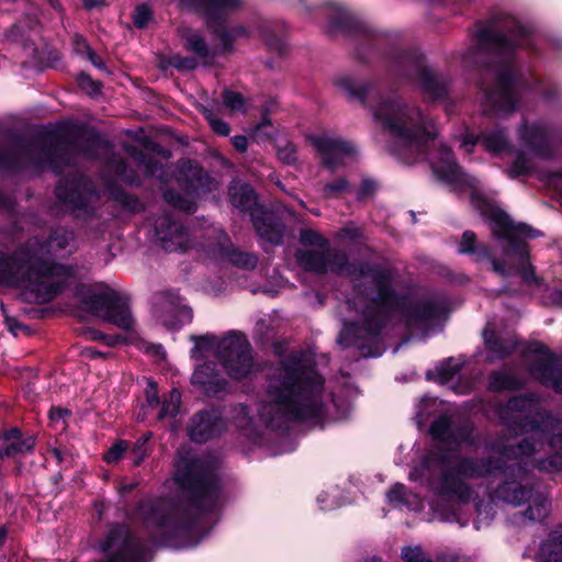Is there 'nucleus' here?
Instances as JSON below:
<instances>
[{"mask_svg":"<svg viewBox=\"0 0 562 562\" xmlns=\"http://www.w3.org/2000/svg\"><path fill=\"white\" fill-rule=\"evenodd\" d=\"M375 182L370 179H363L360 188L357 191V198L359 200L370 196L375 191Z\"/></svg>","mask_w":562,"mask_h":562,"instance_id":"obj_55","label":"nucleus"},{"mask_svg":"<svg viewBox=\"0 0 562 562\" xmlns=\"http://www.w3.org/2000/svg\"><path fill=\"white\" fill-rule=\"evenodd\" d=\"M153 315L162 326L176 329L190 323L193 312L177 292L167 291L155 296Z\"/></svg>","mask_w":562,"mask_h":562,"instance_id":"obj_20","label":"nucleus"},{"mask_svg":"<svg viewBox=\"0 0 562 562\" xmlns=\"http://www.w3.org/2000/svg\"><path fill=\"white\" fill-rule=\"evenodd\" d=\"M137 516L155 541L189 548L198 544L191 541L196 531L195 521L189 510L175 499L167 497L143 499Z\"/></svg>","mask_w":562,"mask_h":562,"instance_id":"obj_9","label":"nucleus"},{"mask_svg":"<svg viewBox=\"0 0 562 562\" xmlns=\"http://www.w3.org/2000/svg\"><path fill=\"white\" fill-rule=\"evenodd\" d=\"M300 241L310 249L295 252L297 263L316 273L335 272L351 279L353 294L345 303L355 316L344 318L337 342L344 348L356 347L362 357H379V338L387 322H401L407 327H422L439 319L445 302L417 292L396 294L391 286V272L368 262H349L346 252L329 247L328 240L314 229L300 232Z\"/></svg>","mask_w":562,"mask_h":562,"instance_id":"obj_2","label":"nucleus"},{"mask_svg":"<svg viewBox=\"0 0 562 562\" xmlns=\"http://www.w3.org/2000/svg\"><path fill=\"white\" fill-rule=\"evenodd\" d=\"M254 227L261 240L270 245H280L283 240V225L278 223L270 213H251Z\"/></svg>","mask_w":562,"mask_h":562,"instance_id":"obj_26","label":"nucleus"},{"mask_svg":"<svg viewBox=\"0 0 562 562\" xmlns=\"http://www.w3.org/2000/svg\"><path fill=\"white\" fill-rule=\"evenodd\" d=\"M77 81L79 87L89 94H95L100 91L101 85L92 80L87 74H80Z\"/></svg>","mask_w":562,"mask_h":562,"instance_id":"obj_51","label":"nucleus"},{"mask_svg":"<svg viewBox=\"0 0 562 562\" xmlns=\"http://www.w3.org/2000/svg\"><path fill=\"white\" fill-rule=\"evenodd\" d=\"M524 359L533 379L562 394V362L544 345L530 344Z\"/></svg>","mask_w":562,"mask_h":562,"instance_id":"obj_18","label":"nucleus"},{"mask_svg":"<svg viewBox=\"0 0 562 562\" xmlns=\"http://www.w3.org/2000/svg\"><path fill=\"white\" fill-rule=\"evenodd\" d=\"M432 509L435 518L441 521L457 522L460 527H465L469 524V518L464 517L456 507L435 505Z\"/></svg>","mask_w":562,"mask_h":562,"instance_id":"obj_38","label":"nucleus"},{"mask_svg":"<svg viewBox=\"0 0 562 562\" xmlns=\"http://www.w3.org/2000/svg\"><path fill=\"white\" fill-rule=\"evenodd\" d=\"M225 21L213 24V27H209L222 42L224 49H231L233 42L243 36H248V30L243 25H236L231 30L224 26Z\"/></svg>","mask_w":562,"mask_h":562,"instance_id":"obj_35","label":"nucleus"},{"mask_svg":"<svg viewBox=\"0 0 562 562\" xmlns=\"http://www.w3.org/2000/svg\"><path fill=\"white\" fill-rule=\"evenodd\" d=\"M182 177L179 178L180 184L183 187L188 195H201L204 192V184L207 178L203 175V170L191 161L184 164V168L180 171Z\"/></svg>","mask_w":562,"mask_h":562,"instance_id":"obj_29","label":"nucleus"},{"mask_svg":"<svg viewBox=\"0 0 562 562\" xmlns=\"http://www.w3.org/2000/svg\"><path fill=\"white\" fill-rule=\"evenodd\" d=\"M477 137H474L473 135H469L467 134L460 142V147L465 151V153H471L475 146V144L477 143Z\"/></svg>","mask_w":562,"mask_h":562,"instance_id":"obj_60","label":"nucleus"},{"mask_svg":"<svg viewBox=\"0 0 562 562\" xmlns=\"http://www.w3.org/2000/svg\"><path fill=\"white\" fill-rule=\"evenodd\" d=\"M77 149V143L66 140L64 133L56 131L44 139L15 143L10 148L0 150V168L32 166L35 169H52L59 173L61 165H70L74 161Z\"/></svg>","mask_w":562,"mask_h":562,"instance_id":"obj_11","label":"nucleus"},{"mask_svg":"<svg viewBox=\"0 0 562 562\" xmlns=\"http://www.w3.org/2000/svg\"><path fill=\"white\" fill-rule=\"evenodd\" d=\"M81 303L86 310L121 329L132 331L135 319L132 315L128 297L104 283H95L80 291Z\"/></svg>","mask_w":562,"mask_h":562,"instance_id":"obj_13","label":"nucleus"},{"mask_svg":"<svg viewBox=\"0 0 562 562\" xmlns=\"http://www.w3.org/2000/svg\"><path fill=\"white\" fill-rule=\"evenodd\" d=\"M165 201L176 209L192 213L195 211V204L192 200L181 196L179 193L168 190L164 193Z\"/></svg>","mask_w":562,"mask_h":562,"instance_id":"obj_42","label":"nucleus"},{"mask_svg":"<svg viewBox=\"0 0 562 562\" xmlns=\"http://www.w3.org/2000/svg\"><path fill=\"white\" fill-rule=\"evenodd\" d=\"M307 139L322 158L323 165L329 170H336L351 162L356 155V147L341 138L327 134L308 135Z\"/></svg>","mask_w":562,"mask_h":562,"instance_id":"obj_21","label":"nucleus"},{"mask_svg":"<svg viewBox=\"0 0 562 562\" xmlns=\"http://www.w3.org/2000/svg\"><path fill=\"white\" fill-rule=\"evenodd\" d=\"M153 19V12L146 4H138L133 13V23L137 29H145Z\"/></svg>","mask_w":562,"mask_h":562,"instance_id":"obj_47","label":"nucleus"},{"mask_svg":"<svg viewBox=\"0 0 562 562\" xmlns=\"http://www.w3.org/2000/svg\"><path fill=\"white\" fill-rule=\"evenodd\" d=\"M432 172L436 177L452 187L456 190L464 187L471 190H476L479 181L462 171V169L454 161L450 148L446 146H439L427 155Z\"/></svg>","mask_w":562,"mask_h":562,"instance_id":"obj_19","label":"nucleus"},{"mask_svg":"<svg viewBox=\"0 0 562 562\" xmlns=\"http://www.w3.org/2000/svg\"><path fill=\"white\" fill-rule=\"evenodd\" d=\"M551 303L562 306V290H554L550 293Z\"/></svg>","mask_w":562,"mask_h":562,"instance_id":"obj_64","label":"nucleus"},{"mask_svg":"<svg viewBox=\"0 0 562 562\" xmlns=\"http://www.w3.org/2000/svg\"><path fill=\"white\" fill-rule=\"evenodd\" d=\"M179 2L182 8L204 14L207 27L225 21L229 14L245 5V0H179Z\"/></svg>","mask_w":562,"mask_h":562,"instance_id":"obj_23","label":"nucleus"},{"mask_svg":"<svg viewBox=\"0 0 562 562\" xmlns=\"http://www.w3.org/2000/svg\"><path fill=\"white\" fill-rule=\"evenodd\" d=\"M157 243L166 251H187L200 246L214 259H226L233 265L252 269L257 265V257L252 254L240 252L232 245L228 236L222 232H212L207 236V243L196 244L193 239L200 237V232H189L171 213L165 212L154 223Z\"/></svg>","mask_w":562,"mask_h":562,"instance_id":"obj_7","label":"nucleus"},{"mask_svg":"<svg viewBox=\"0 0 562 562\" xmlns=\"http://www.w3.org/2000/svg\"><path fill=\"white\" fill-rule=\"evenodd\" d=\"M191 382L206 395H217L226 391L228 382L221 375L214 362H204L193 372Z\"/></svg>","mask_w":562,"mask_h":562,"instance_id":"obj_25","label":"nucleus"},{"mask_svg":"<svg viewBox=\"0 0 562 562\" xmlns=\"http://www.w3.org/2000/svg\"><path fill=\"white\" fill-rule=\"evenodd\" d=\"M171 64L178 69L191 70L196 67V60L194 58L173 57Z\"/></svg>","mask_w":562,"mask_h":562,"instance_id":"obj_56","label":"nucleus"},{"mask_svg":"<svg viewBox=\"0 0 562 562\" xmlns=\"http://www.w3.org/2000/svg\"><path fill=\"white\" fill-rule=\"evenodd\" d=\"M173 480L189 496L191 510L206 514L218 507L222 487L212 460L179 451Z\"/></svg>","mask_w":562,"mask_h":562,"instance_id":"obj_10","label":"nucleus"},{"mask_svg":"<svg viewBox=\"0 0 562 562\" xmlns=\"http://www.w3.org/2000/svg\"><path fill=\"white\" fill-rule=\"evenodd\" d=\"M268 128H271V123L267 117H265L254 127L251 136L256 142H261L270 136V133L267 131Z\"/></svg>","mask_w":562,"mask_h":562,"instance_id":"obj_54","label":"nucleus"},{"mask_svg":"<svg viewBox=\"0 0 562 562\" xmlns=\"http://www.w3.org/2000/svg\"><path fill=\"white\" fill-rule=\"evenodd\" d=\"M495 498L515 506H520L528 501V508L521 514V517L529 521L546 518L550 509L548 497L541 492L533 491L529 471L520 462L506 467L503 484L495 490L494 495H488L486 502L480 501L476 504L479 516V519L474 521L476 530L494 518L496 514Z\"/></svg>","mask_w":562,"mask_h":562,"instance_id":"obj_8","label":"nucleus"},{"mask_svg":"<svg viewBox=\"0 0 562 562\" xmlns=\"http://www.w3.org/2000/svg\"><path fill=\"white\" fill-rule=\"evenodd\" d=\"M334 85L348 100L369 105L373 121L402 142L401 147L392 149L397 158L408 165L424 159L426 145L436 137L437 128L419 106L395 92L381 94L373 83L350 76L337 77Z\"/></svg>","mask_w":562,"mask_h":562,"instance_id":"obj_5","label":"nucleus"},{"mask_svg":"<svg viewBox=\"0 0 562 562\" xmlns=\"http://www.w3.org/2000/svg\"><path fill=\"white\" fill-rule=\"evenodd\" d=\"M532 34L515 16L502 13L493 18L475 34V47L469 48L462 59L465 65L477 64L482 55L492 61L480 80L481 106L485 114H507L517 106L514 86L515 52L518 47H530Z\"/></svg>","mask_w":562,"mask_h":562,"instance_id":"obj_4","label":"nucleus"},{"mask_svg":"<svg viewBox=\"0 0 562 562\" xmlns=\"http://www.w3.org/2000/svg\"><path fill=\"white\" fill-rule=\"evenodd\" d=\"M234 147L239 151H245L248 146V139L246 136L238 135L232 139Z\"/></svg>","mask_w":562,"mask_h":562,"instance_id":"obj_62","label":"nucleus"},{"mask_svg":"<svg viewBox=\"0 0 562 562\" xmlns=\"http://www.w3.org/2000/svg\"><path fill=\"white\" fill-rule=\"evenodd\" d=\"M460 368L459 361L449 358L436 367L437 381L442 385H448L458 394H465L470 391L471 384L468 382L456 384V381L459 380Z\"/></svg>","mask_w":562,"mask_h":562,"instance_id":"obj_28","label":"nucleus"},{"mask_svg":"<svg viewBox=\"0 0 562 562\" xmlns=\"http://www.w3.org/2000/svg\"><path fill=\"white\" fill-rule=\"evenodd\" d=\"M181 394L178 390H172L168 397H166L162 402L160 412L158 413L159 419H165L168 417H175L180 408Z\"/></svg>","mask_w":562,"mask_h":562,"instance_id":"obj_41","label":"nucleus"},{"mask_svg":"<svg viewBox=\"0 0 562 562\" xmlns=\"http://www.w3.org/2000/svg\"><path fill=\"white\" fill-rule=\"evenodd\" d=\"M521 382L507 371H496L490 376L488 389L495 392L513 391L521 387Z\"/></svg>","mask_w":562,"mask_h":562,"instance_id":"obj_36","label":"nucleus"},{"mask_svg":"<svg viewBox=\"0 0 562 562\" xmlns=\"http://www.w3.org/2000/svg\"><path fill=\"white\" fill-rule=\"evenodd\" d=\"M502 425L515 435H527L517 445L509 439L498 437L486 445V451L498 456L474 460L460 458L463 448L473 447L476 439L473 426L469 422L454 420L448 416L437 418L430 434L436 442L420 465L409 472L411 481L426 483L438 496L465 504L472 492L467 479L486 476L503 470L505 462L517 459H532V464L541 471L562 470V434H555V418L540 412L533 395L516 396L506 405L497 407Z\"/></svg>","mask_w":562,"mask_h":562,"instance_id":"obj_1","label":"nucleus"},{"mask_svg":"<svg viewBox=\"0 0 562 562\" xmlns=\"http://www.w3.org/2000/svg\"><path fill=\"white\" fill-rule=\"evenodd\" d=\"M22 438L21 430L18 428H11L10 430L5 431L3 435V439L9 443L14 440H19Z\"/></svg>","mask_w":562,"mask_h":562,"instance_id":"obj_63","label":"nucleus"},{"mask_svg":"<svg viewBox=\"0 0 562 562\" xmlns=\"http://www.w3.org/2000/svg\"><path fill=\"white\" fill-rule=\"evenodd\" d=\"M218 360L227 375L236 381L250 378L260 370L249 340L236 330L224 335Z\"/></svg>","mask_w":562,"mask_h":562,"instance_id":"obj_16","label":"nucleus"},{"mask_svg":"<svg viewBox=\"0 0 562 562\" xmlns=\"http://www.w3.org/2000/svg\"><path fill=\"white\" fill-rule=\"evenodd\" d=\"M191 340L194 346L191 349V357L194 359H201L211 352H214L218 358L224 341V336L218 337L213 334H204L201 336H192Z\"/></svg>","mask_w":562,"mask_h":562,"instance_id":"obj_32","label":"nucleus"},{"mask_svg":"<svg viewBox=\"0 0 562 562\" xmlns=\"http://www.w3.org/2000/svg\"><path fill=\"white\" fill-rule=\"evenodd\" d=\"M135 159L137 160L138 166L144 168L147 176L156 177L165 181L162 167L156 160L147 158L143 154H139Z\"/></svg>","mask_w":562,"mask_h":562,"instance_id":"obj_43","label":"nucleus"},{"mask_svg":"<svg viewBox=\"0 0 562 562\" xmlns=\"http://www.w3.org/2000/svg\"><path fill=\"white\" fill-rule=\"evenodd\" d=\"M349 189V183L346 179L340 178L336 181L326 183L323 190V195L326 199L337 198Z\"/></svg>","mask_w":562,"mask_h":562,"instance_id":"obj_49","label":"nucleus"},{"mask_svg":"<svg viewBox=\"0 0 562 562\" xmlns=\"http://www.w3.org/2000/svg\"><path fill=\"white\" fill-rule=\"evenodd\" d=\"M341 236L350 240H358L362 237V231L353 225H347L341 229Z\"/></svg>","mask_w":562,"mask_h":562,"instance_id":"obj_57","label":"nucleus"},{"mask_svg":"<svg viewBox=\"0 0 562 562\" xmlns=\"http://www.w3.org/2000/svg\"><path fill=\"white\" fill-rule=\"evenodd\" d=\"M401 558L404 562H435L419 546L403 547Z\"/></svg>","mask_w":562,"mask_h":562,"instance_id":"obj_44","label":"nucleus"},{"mask_svg":"<svg viewBox=\"0 0 562 562\" xmlns=\"http://www.w3.org/2000/svg\"><path fill=\"white\" fill-rule=\"evenodd\" d=\"M278 157L281 161L293 165L296 162V147L289 140H281L277 148Z\"/></svg>","mask_w":562,"mask_h":562,"instance_id":"obj_46","label":"nucleus"},{"mask_svg":"<svg viewBox=\"0 0 562 562\" xmlns=\"http://www.w3.org/2000/svg\"><path fill=\"white\" fill-rule=\"evenodd\" d=\"M392 68L395 76L417 82L426 97L432 102H442L445 109L449 111L452 104L449 97V82L429 68L418 52L398 54L393 60Z\"/></svg>","mask_w":562,"mask_h":562,"instance_id":"obj_14","label":"nucleus"},{"mask_svg":"<svg viewBox=\"0 0 562 562\" xmlns=\"http://www.w3.org/2000/svg\"><path fill=\"white\" fill-rule=\"evenodd\" d=\"M537 562H562V528L550 532L540 544Z\"/></svg>","mask_w":562,"mask_h":562,"instance_id":"obj_33","label":"nucleus"},{"mask_svg":"<svg viewBox=\"0 0 562 562\" xmlns=\"http://www.w3.org/2000/svg\"><path fill=\"white\" fill-rule=\"evenodd\" d=\"M390 505L396 508H407L417 512L423 507V501L419 495L409 492L403 484H394L386 494Z\"/></svg>","mask_w":562,"mask_h":562,"instance_id":"obj_30","label":"nucleus"},{"mask_svg":"<svg viewBox=\"0 0 562 562\" xmlns=\"http://www.w3.org/2000/svg\"><path fill=\"white\" fill-rule=\"evenodd\" d=\"M69 415V412L67 409L63 408H52L49 412V419L52 422H63L66 416Z\"/></svg>","mask_w":562,"mask_h":562,"instance_id":"obj_61","label":"nucleus"},{"mask_svg":"<svg viewBox=\"0 0 562 562\" xmlns=\"http://www.w3.org/2000/svg\"><path fill=\"white\" fill-rule=\"evenodd\" d=\"M85 335L87 336L88 339L91 340H103L108 346H115L120 341H125V338H122L120 336H106L95 329H89L86 331Z\"/></svg>","mask_w":562,"mask_h":562,"instance_id":"obj_53","label":"nucleus"},{"mask_svg":"<svg viewBox=\"0 0 562 562\" xmlns=\"http://www.w3.org/2000/svg\"><path fill=\"white\" fill-rule=\"evenodd\" d=\"M231 419L240 429H247L251 424L247 406L243 404L231 408L229 415L224 417L218 409H210L195 414L188 427L189 437L192 441L203 443L220 435L226 429L227 419Z\"/></svg>","mask_w":562,"mask_h":562,"instance_id":"obj_17","label":"nucleus"},{"mask_svg":"<svg viewBox=\"0 0 562 562\" xmlns=\"http://www.w3.org/2000/svg\"><path fill=\"white\" fill-rule=\"evenodd\" d=\"M34 446L35 439L32 436L11 441L5 447L0 448V459L32 452Z\"/></svg>","mask_w":562,"mask_h":562,"instance_id":"obj_37","label":"nucleus"},{"mask_svg":"<svg viewBox=\"0 0 562 562\" xmlns=\"http://www.w3.org/2000/svg\"><path fill=\"white\" fill-rule=\"evenodd\" d=\"M437 562H469V560L458 553H442L437 557Z\"/></svg>","mask_w":562,"mask_h":562,"instance_id":"obj_58","label":"nucleus"},{"mask_svg":"<svg viewBox=\"0 0 562 562\" xmlns=\"http://www.w3.org/2000/svg\"><path fill=\"white\" fill-rule=\"evenodd\" d=\"M480 139L485 150L493 155H501L512 149L507 133L504 130L485 132Z\"/></svg>","mask_w":562,"mask_h":562,"instance_id":"obj_34","label":"nucleus"},{"mask_svg":"<svg viewBox=\"0 0 562 562\" xmlns=\"http://www.w3.org/2000/svg\"><path fill=\"white\" fill-rule=\"evenodd\" d=\"M521 153L517 155L507 170L510 178L529 173L533 170V158L547 159L552 155L549 132L542 123L522 124L518 131Z\"/></svg>","mask_w":562,"mask_h":562,"instance_id":"obj_15","label":"nucleus"},{"mask_svg":"<svg viewBox=\"0 0 562 562\" xmlns=\"http://www.w3.org/2000/svg\"><path fill=\"white\" fill-rule=\"evenodd\" d=\"M146 397H147V405L153 407V406H157L159 404V398L157 396V389H156V385L154 383H149L148 384V390L146 392Z\"/></svg>","mask_w":562,"mask_h":562,"instance_id":"obj_59","label":"nucleus"},{"mask_svg":"<svg viewBox=\"0 0 562 562\" xmlns=\"http://www.w3.org/2000/svg\"><path fill=\"white\" fill-rule=\"evenodd\" d=\"M203 114L205 116V119L207 120L209 124L211 125L212 130L218 134V135H222V136H227L231 128H229V125L222 121L221 119H218L212 110L210 109H206L204 108L203 109Z\"/></svg>","mask_w":562,"mask_h":562,"instance_id":"obj_48","label":"nucleus"},{"mask_svg":"<svg viewBox=\"0 0 562 562\" xmlns=\"http://www.w3.org/2000/svg\"><path fill=\"white\" fill-rule=\"evenodd\" d=\"M127 449V443L125 441H119L113 445L109 451L106 452L104 460L108 463H115L123 457L124 452Z\"/></svg>","mask_w":562,"mask_h":562,"instance_id":"obj_52","label":"nucleus"},{"mask_svg":"<svg viewBox=\"0 0 562 562\" xmlns=\"http://www.w3.org/2000/svg\"><path fill=\"white\" fill-rule=\"evenodd\" d=\"M317 503L321 509L331 510L341 505H345L347 501L340 496L337 487H331L326 491H323L318 495Z\"/></svg>","mask_w":562,"mask_h":562,"instance_id":"obj_40","label":"nucleus"},{"mask_svg":"<svg viewBox=\"0 0 562 562\" xmlns=\"http://www.w3.org/2000/svg\"><path fill=\"white\" fill-rule=\"evenodd\" d=\"M56 196L67 207L72 210L87 209L95 198L92 183L81 175H75L56 188Z\"/></svg>","mask_w":562,"mask_h":562,"instance_id":"obj_22","label":"nucleus"},{"mask_svg":"<svg viewBox=\"0 0 562 562\" xmlns=\"http://www.w3.org/2000/svg\"><path fill=\"white\" fill-rule=\"evenodd\" d=\"M483 338L488 351V360L495 361L505 358L516 346V341L512 337L498 338L492 324L488 323L483 331Z\"/></svg>","mask_w":562,"mask_h":562,"instance_id":"obj_27","label":"nucleus"},{"mask_svg":"<svg viewBox=\"0 0 562 562\" xmlns=\"http://www.w3.org/2000/svg\"><path fill=\"white\" fill-rule=\"evenodd\" d=\"M183 37L187 42L188 48L194 52L198 56L204 59L210 56L209 46L199 32L188 29L183 32Z\"/></svg>","mask_w":562,"mask_h":562,"instance_id":"obj_39","label":"nucleus"},{"mask_svg":"<svg viewBox=\"0 0 562 562\" xmlns=\"http://www.w3.org/2000/svg\"><path fill=\"white\" fill-rule=\"evenodd\" d=\"M223 104L231 111L244 112L246 110V100L239 92L233 90L223 92Z\"/></svg>","mask_w":562,"mask_h":562,"instance_id":"obj_45","label":"nucleus"},{"mask_svg":"<svg viewBox=\"0 0 562 562\" xmlns=\"http://www.w3.org/2000/svg\"><path fill=\"white\" fill-rule=\"evenodd\" d=\"M111 169L114 170L116 177L119 179H121L122 181L127 182L130 184L137 183L136 176L132 171H130V169L127 168V166L124 161H122V160L114 161L111 165Z\"/></svg>","mask_w":562,"mask_h":562,"instance_id":"obj_50","label":"nucleus"},{"mask_svg":"<svg viewBox=\"0 0 562 562\" xmlns=\"http://www.w3.org/2000/svg\"><path fill=\"white\" fill-rule=\"evenodd\" d=\"M491 229L495 237L504 243L506 247L503 251V258L499 261L506 268L512 267L510 276L519 273L528 284L539 283L533 267L528 260V248L522 237L533 238L536 232L526 224H515L507 214L499 210L490 212ZM509 277V274L507 276Z\"/></svg>","mask_w":562,"mask_h":562,"instance_id":"obj_12","label":"nucleus"},{"mask_svg":"<svg viewBox=\"0 0 562 562\" xmlns=\"http://www.w3.org/2000/svg\"><path fill=\"white\" fill-rule=\"evenodd\" d=\"M75 249L74 233L57 228L43 241L32 239L11 258L0 256V285L22 289L27 302L50 301L71 276V269L54 258Z\"/></svg>","mask_w":562,"mask_h":562,"instance_id":"obj_6","label":"nucleus"},{"mask_svg":"<svg viewBox=\"0 0 562 562\" xmlns=\"http://www.w3.org/2000/svg\"><path fill=\"white\" fill-rule=\"evenodd\" d=\"M458 251L462 255H473L477 262H490L492 270L502 277L508 276L513 271L512 267L506 268L486 245L479 243L475 234L471 231H465L462 234Z\"/></svg>","mask_w":562,"mask_h":562,"instance_id":"obj_24","label":"nucleus"},{"mask_svg":"<svg viewBox=\"0 0 562 562\" xmlns=\"http://www.w3.org/2000/svg\"><path fill=\"white\" fill-rule=\"evenodd\" d=\"M327 400L324 379L315 369L313 356L296 351L269 369L257 413L259 419L273 430L292 420L323 425L349 415L350 400L331 398V406Z\"/></svg>","mask_w":562,"mask_h":562,"instance_id":"obj_3","label":"nucleus"},{"mask_svg":"<svg viewBox=\"0 0 562 562\" xmlns=\"http://www.w3.org/2000/svg\"><path fill=\"white\" fill-rule=\"evenodd\" d=\"M229 198L232 204L240 209L241 211H250L259 213L258 210H252V206L256 204V195L250 186L234 181L229 187Z\"/></svg>","mask_w":562,"mask_h":562,"instance_id":"obj_31","label":"nucleus"}]
</instances>
